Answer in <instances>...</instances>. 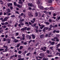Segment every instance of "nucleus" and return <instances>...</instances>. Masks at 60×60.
<instances>
[{"label":"nucleus","instance_id":"33","mask_svg":"<svg viewBox=\"0 0 60 60\" xmlns=\"http://www.w3.org/2000/svg\"><path fill=\"white\" fill-rule=\"evenodd\" d=\"M55 43V42H52L51 43V45H54V44Z\"/></svg>","mask_w":60,"mask_h":60},{"label":"nucleus","instance_id":"1","mask_svg":"<svg viewBox=\"0 0 60 60\" xmlns=\"http://www.w3.org/2000/svg\"><path fill=\"white\" fill-rule=\"evenodd\" d=\"M52 28L50 27L49 28V27H44L43 28V29L42 30V31L43 32H45V31H46V30H48V29H49V31H50Z\"/></svg>","mask_w":60,"mask_h":60},{"label":"nucleus","instance_id":"39","mask_svg":"<svg viewBox=\"0 0 60 60\" xmlns=\"http://www.w3.org/2000/svg\"><path fill=\"white\" fill-rule=\"evenodd\" d=\"M35 14L36 17H37V16H38V13L37 12Z\"/></svg>","mask_w":60,"mask_h":60},{"label":"nucleus","instance_id":"29","mask_svg":"<svg viewBox=\"0 0 60 60\" xmlns=\"http://www.w3.org/2000/svg\"><path fill=\"white\" fill-rule=\"evenodd\" d=\"M18 53L19 54H21V53H22V52H21V51H18Z\"/></svg>","mask_w":60,"mask_h":60},{"label":"nucleus","instance_id":"24","mask_svg":"<svg viewBox=\"0 0 60 60\" xmlns=\"http://www.w3.org/2000/svg\"><path fill=\"white\" fill-rule=\"evenodd\" d=\"M32 4H31L30 3H28V6H32Z\"/></svg>","mask_w":60,"mask_h":60},{"label":"nucleus","instance_id":"48","mask_svg":"<svg viewBox=\"0 0 60 60\" xmlns=\"http://www.w3.org/2000/svg\"><path fill=\"white\" fill-rule=\"evenodd\" d=\"M20 24L21 26H23L24 25V23H22Z\"/></svg>","mask_w":60,"mask_h":60},{"label":"nucleus","instance_id":"47","mask_svg":"<svg viewBox=\"0 0 60 60\" xmlns=\"http://www.w3.org/2000/svg\"><path fill=\"white\" fill-rule=\"evenodd\" d=\"M5 18L7 20V19H8L9 18H10V17H6Z\"/></svg>","mask_w":60,"mask_h":60},{"label":"nucleus","instance_id":"45","mask_svg":"<svg viewBox=\"0 0 60 60\" xmlns=\"http://www.w3.org/2000/svg\"><path fill=\"white\" fill-rule=\"evenodd\" d=\"M60 44H58L56 46H57V47H59V46H60Z\"/></svg>","mask_w":60,"mask_h":60},{"label":"nucleus","instance_id":"21","mask_svg":"<svg viewBox=\"0 0 60 60\" xmlns=\"http://www.w3.org/2000/svg\"><path fill=\"white\" fill-rule=\"evenodd\" d=\"M23 48V46H20V48H19V49H22V48Z\"/></svg>","mask_w":60,"mask_h":60},{"label":"nucleus","instance_id":"57","mask_svg":"<svg viewBox=\"0 0 60 60\" xmlns=\"http://www.w3.org/2000/svg\"><path fill=\"white\" fill-rule=\"evenodd\" d=\"M10 8L11 10H12V9H13V7H12L11 6H10Z\"/></svg>","mask_w":60,"mask_h":60},{"label":"nucleus","instance_id":"20","mask_svg":"<svg viewBox=\"0 0 60 60\" xmlns=\"http://www.w3.org/2000/svg\"><path fill=\"white\" fill-rule=\"evenodd\" d=\"M14 4L15 6H17V4L16 3V2H14Z\"/></svg>","mask_w":60,"mask_h":60},{"label":"nucleus","instance_id":"62","mask_svg":"<svg viewBox=\"0 0 60 60\" xmlns=\"http://www.w3.org/2000/svg\"><path fill=\"white\" fill-rule=\"evenodd\" d=\"M44 9H45V10H48L49 9L48 8H45Z\"/></svg>","mask_w":60,"mask_h":60},{"label":"nucleus","instance_id":"32","mask_svg":"<svg viewBox=\"0 0 60 60\" xmlns=\"http://www.w3.org/2000/svg\"><path fill=\"white\" fill-rule=\"evenodd\" d=\"M30 54H31V53L29 52L26 55L27 56H28L29 55H30Z\"/></svg>","mask_w":60,"mask_h":60},{"label":"nucleus","instance_id":"49","mask_svg":"<svg viewBox=\"0 0 60 60\" xmlns=\"http://www.w3.org/2000/svg\"><path fill=\"white\" fill-rule=\"evenodd\" d=\"M23 14H23V13H21L20 14V16H22L23 15Z\"/></svg>","mask_w":60,"mask_h":60},{"label":"nucleus","instance_id":"58","mask_svg":"<svg viewBox=\"0 0 60 60\" xmlns=\"http://www.w3.org/2000/svg\"><path fill=\"white\" fill-rule=\"evenodd\" d=\"M32 41V40H30L29 42V43H30L31 42V41Z\"/></svg>","mask_w":60,"mask_h":60},{"label":"nucleus","instance_id":"64","mask_svg":"<svg viewBox=\"0 0 60 60\" xmlns=\"http://www.w3.org/2000/svg\"><path fill=\"white\" fill-rule=\"evenodd\" d=\"M60 19V16L58 17V20H59V19Z\"/></svg>","mask_w":60,"mask_h":60},{"label":"nucleus","instance_id":"56","mask_svg":"<svg viewBox=\"0 0 60 60\" xmlns=\"http://www.w3.org/2000/svg\"><path fill=\"white\" fill-rule=\"evenodd\" d=\"M11 38L12 39H15V40H16L15 38H14V37H11Z\"/></svg>","mask_w":60,"mask_h":60},{"label":"nucleus","instance_id":"63","mask_svg":"<svg viewBox=\"0 0 60 60\" xmlns=\"http://www.w3.org/2000/svg\"><path fill=\"white\" fill-rule=\"evenodd\" d=\"M55 39L54 38H54L53 39H52V40L53 41H55V39Z\"/></svg>","mask_w":60,"mask_h":60},{"label":"nucleus","instance_id":"18","mask_svg":"<svg viewBox=\"0 0 60 60\" xmlns=\"http://www.w3.org/2000/svg\"><path fill=\"white\" fill-rule=\"evenodd\" d=\"M44 23L46 25H49V22H45Z\"/></svg>","mask_w":60,"mask_h":60},{"label":"nucleus","instance_id":"50","mask_svg":"<svg viewBox=\"0 0 60 60\" xmlns=\"http://www.w3.org/2000/svg\"><path fill=\"white\" fill-rule=\"evenodd\" d=\"M17 25H18V23H16L15 25V27H17Z\"/></svg>","mask_w":60,"mask_h":60},{"label":"nucleus","instance_id":"60","mask_svg":"<svg viewBox=\"0 0 60 60\" xmlns=\"http://www.w3.org/2000/svg\"><path fill=\"white\" fill-rule=\"evenodd\" d=\"M49 26L50 27H51V28H52V25L51 24Z\"/></svg>","mask_w":60,"mask_h":60},{"label":"nucleus","instance_id":"36","mask_svg":"<svg viewBox=\"0 0 60 60\" xmlns=\"http://www.w3.org/2000/svg\"><path fill=\"white\" fill-rule=\"evenodd\" d=\"M12 21H11L9 20L8 21V22L9 23V24H11V23H12Z\"/></svg>","mask_w":60,"mask_h":60},{"label":"nucleus","instance_id":"10","mask_svg":"<svg viewBox=\"0 0 60 60\" xmlns=\"http://www.w3.org/2000/svg\"><path fill=\"white\" fill-rule=\"evenodd\" d=\"M7 41H8V43H10L11 42H10V41H11V39H7Z\"/></svg>","mask_w":60,"mask_h":60},{"label":"nucleus","instance_id":"34","mask_svg":"<svg viewBox=\"0 0 60 60\" xmlns=\"http://www.w3.org/2000/svg\"><path fill=\"white\" fill-rule=\"evenodd\" d=\"M27 31H29L30 30V28L29 27H28L26 29Z\"/></svg>","mask_w":60,"mask_h":60},{"label":"nucleus","instance_id":"35","mask_svg":"<svg viewBox=\"0 0 60 60\" xmlns=\"http://www.w3.org/2000/svg\"><path fill=\"white\" fill-rule=\"evenodd\" d=\"M8 50V48H7L5 49V52H7V51Z\"/></svg>","mask_w":60,"mask_h":60},{"label":"nucleus","instance_id":"55","mask_svg":"<svg viewBox=\"0 0 60 60\" xmlns=\"http://www.w3.org/2000/svg\"><path fill=\"white\" fill-rule=\"evenodd\" d=\"M36 30V33H38V30L37 29H35Z\"/></svg>","mask_w":60,"mask_h":60},{"label":"nucleus","instance_id":"40","mask_svg":"<svg viewBox=\"0 0 60 60\" xmlns=\"http://www.w3.org/2000/svg\"><path fill=\"white\" fill-rule=\"evenodd\" d=\"M56 33V30H54L53 32V33Z\"/></svg>","mask_w":60,"mask_h":60},{"label":"nucleus","instance_id":"31","mask_svg":"<svg viewBox=\"0 0 60 60\" xmlns=\"http://www.w3.org/2000/svg\"><path fill=\"white\" fill-rule=\"evenodd\" d=\"M22 35L23 37H25V35L24 34H22Z\"/></svg>","mask_w":60,"mask_h":60},{"label":"nucleus","instance_id":"4","mask_svg":"<svg viewBox=\"0 0 60 60\" xmlns=\"http://www.w3.org/2000/svg\"><path fill=\"white\" fill-rule=\"evenodd\" d=\"M42 5V4H40L39 5V7L41 9H43V7L41 6Z\"/></svg>","mask_w":60,"mask_h":60},{"label":"nucleus","instance_id":"12","mask_svg":"<svg viewBox=\"0 0 60 60\" xmlns=\"http://www.w3.org/2000/svg\"><path fill=\"white\" fill-rule=\"evenodd\" d=\"M54 1V0H49L48 1L49 3H52V2Z\"/></svg>","mask_w":60,"mask_h":60},{"label":"nucleus","instance_id":"8","mask_svg":"<svg viewBox=\"0 0 60 60\" xmlns=\"http://www.w3.org/2000/svg\"><path fill=\"white\" fill-rule=\"evenodd\" d=\"M28 15L30 17H33V15L32 14V13H30L28 14Z\"/></svg>","mask_w":60,"mask_h":60},{"label":"nucleus","instance_id":"61","mask_svg":"<svg viewBox=\"0 0 60 60\" xmlns=\"http://www.w3.org/2000/svg\"><path fill=\"white\" fill-rule=\"evenodd\" d=\"M7 37H8V35H5V38H7Z\"/></svg>","mask_w":60,"mask_h":60},{"label":"nucleus","instance_id":"5","mask_svg":"<svg viewBox=\"0 0 60 60\" xmlns=\"http://www.w3.org/2000/svg\"><path fill=\"white\" fill-rule=\"evenodd\" d=\"M7 4L8 6H11L12 5V4L10 3H8Z\"/></svg>","mask_w":60,"mask_h":60},{"label":"nucleus","instance_id":"9","mask_svg":"<svg viewBox=\"0 0 60 60\" xmlns=\"http://www.w3.org/2000/svg\"><path fill=\"white\" fill-rule=\"evenodd\" d=\"M40 38L41 39H42V38H44V34H42L40 36Z\"/></svg>","mask_w":60,"mask_h":60},{"label":"nucleus","instance_id":"22","mask_svg":"<svg viewBox=\"0 0 60 60\" xmlns=\"http://www.w3.org/2000/svg\"><path fill=\"white\" fill-rule=\"evenodd\" d=\"M14 42H15V43H16L18 42V41H19V40H14Z\"/></svg>","mask_w":60,"mask_h":60},{"label":"nucleus","instance_id":"27","mask_svg":"<svg viewBox=\"0 0 60 60\" xmlns=\"http://www.w3.org/2000/svg\"><path fill=\"white\" fill-rule=\"evenodd\" d=\"M46 52L48 54H49V50H46Z\"/></svg>","mask_w":60,"mask_h":60},{"label":"nucleus","instance_id":"16","mask_svg":"<svg viewBox=\"0 0 60 60\" xmlns=\"http://www.w3.org/2000/svg\"><path fill=\"white\" fill-rule=\"evenodd\" d=\"M17 7H19V8H22V6H21L19 5H17Z\"/></svg>","mask_w":60,"mask_h":60},{"label":"nucleus","instance_id":"6","mask_svg":"<svg viewBox=\"0 0 60 60\" xmlns=\"http://www.w3.org/2000/svg\"><path fill=\"white\" fill-rule=\"evenodd\" d=\"M40 55V56H41L42 57H43L44 56V54L43 53H41Z\"/></svg>","mask_w":60,"mask_h":60},{"label":"nucleus","instance_id":"19","mask_svg":"<svg viewBox=\"0 0 60 60\" xmlns=\"http://www.w3.org/2000/svg\"><path fill=\"white\" fill-rule=\"evenodd\" d=\"M45 27V26H44V25H43L41 27H40V29H42L43 27Z\"/></svg>","mask_w":60,"mask_h":60},{"label":"nucleus","instance_id":"41","mask_svg":"<svg viewBox=\"0 0 60 60\" xmlns=\"http://www.w3.org/2000/svg\"><path fill=\"white\" fill-rule=\"evenodd\" d=\"M35 28L37 29H38L39 27L38 26H35Z\"/></svg>","mask_w":60,"mask_h":60},{"label":"nucleus","instance_id":"15","mask_svg":"<svg viewBox=\"0 0 60 60\" xmlns=\"http://www.w3.org/2000/svg\"><path fill=\"white\" fill-rule=\"evenodd\" d=\"M52 34V33H49L48 35H49L48 36V37H51V36L50 35H51Z\"/></svg>","mask_w":60,"mask_h":60},{"label":"nucleus","instance_id":"23","mask_svg":"<svg viewBox=\"0 0 60 60\" xmlns=\"http://www.w3.org/2000/svg\"><path fill=\"white\" fill-rule=\"evenodd\" d=\"M7 11L9 12H11V10H10V9L9 8H8L7 9Z\"/></svg>","mask_w":60,"mask_h":60},{"label":"nucleus","instance_id":"43","mask_svg":"<svg viewBox=\"0 0 60 60\" xmlns=\"http://www.w3.org/2000/svg\"><path fill=\"white\" fill-rule=\"evenodd\" d=\"M3 41H6V38H3Z\"/></svg>","mask_w":60,"mask_h":60},{"label":"nucleus","instance_id":"7","mask_svg":"<svg viewBox=\"0 0 60 60\" xmlns=\"http://www.w3.org/2000/svg\"><path fill=\"white\" fill-rule=\"evenodd\" d=\"M32 37V39H34L35 38V35H34V34H32L31 35Z\"/></svg>","mask_w":60,"mask_h":60},{"label":"nucleus","instance_id":"11","mask_svg":"<svg viewBox=\"0 0 60 60\" xmlns=\"http://www.w3.org/2000/svg\"><path fill=\"white\" fill-rule=\"evenodd\" d=\"M54 39H56V41L58 42L59 41V39H58V38L57 37H54Z\"/></svg>","mask_w":60,"mask_h":60},{"label":"nucleus","instance_id":"26","mask_svg":"<svg viewBox=\"0 0 60 60\" xmlns=\"http://www.w3.org/2000/svg\"><path fill=\"white\" fill-rule=\"evenodd\" d=\"M41 49L43 51H45V49H44V48H42Z\"/></svg>","mask_w":60,"mask_h":60},{"label":"nucleus","instance_id":"14","mask_svg":"<svg viewBox=\"0 0 60 60\" xmlns=\"http://www.w3.org/2000/svg\"><path fill=\"white\" fill-rule=\"evenodd\" d=\"M38 4H42L41 3V2L40 1V0H38Z\"/></svg>","mask_w":60,"mask_h":60},{"label":"nucleus","instance_id":"17","mask_svg":"<svg viewBox=\"0 0 60 60\" xmlns=\"http://www.w3.org/2000/svg\"><path fill=\"white\" fill-rule=\"evenodd\" d=\"M48 58H45V57H44L43 58V60H48Z\"/></svg>","mask_w":60,"mask_h":60},{"label":"nucleus","instance_id":"3","mask_svg":"<svg viewBox=\"0 0 60 60\" xmlns=\"http://www.w3.org/2000/svg\"><path fill=\"white\" fill-rule=\"evenodd\" d=\"M28 52V51H27V50L24 51L23 53V55H24V56H25L26 54V53H27Z\"/></svg>","mask_w":60,"mask_h":60},{"label":"nucleus","instance_id":"54","mask_svg":"<svg viewBox=\"0 0 60 60\" xmlns=\"http://www.w3.org/2000/svg\"><path fill=\"white\" fill-rule=\"evenodd\" d=\"M53 48V47H50V49H52Z\"/></svg>","mask_w":60,"mask_h":60},{"label":"nucleus","instance_id":"51","mask_svg":"<svg viewBox=\"0 0 60 60\" xmlns=\"http://www.w3.org/2000/svg\"><path fill=\"white\" fill-rule=\"evenodd\" d=\"M35 18H34L32 19V20H33L35 22Z\"/></svg>","mask_w":60,"mask_h":60},{"label":"nucleus","instance_id":"46","mask_svg":"<svg viewBox=\"0 0 60 60\" xmlns=\"http://www.w3.org/2000/svg\"><path fill=\"white\" fill-rule=\"evenodd\" d=\"M3 47H4V48H6V49H7V48H8V47H7V46H5L4 45V46Z\"/></svg>","mask_w":60,"mask_h":60},{"label":"nucleus","instance_id":"37","mask_svg":"<svg viewBox=\"0 0 60 60\" xmlns=\"http://www.w3.org/2000/svg\"><path fill=\"white\" fill-rule=\"evenodd\" d=\"M3 50H4V49L2 48L0 49V51H3Z\"/></svg>","mask_w":60,"mask_h":60},{"label":"nucleus","instance_id":"2","mask_svg":"<svg viewBox=\"0 0 60 60\" xmlns=\"http://www.w3.org/2000/svg\"><path fill=\"white\" fill-rule=\"evenodd\" d=\"M26 38L27 39H30V40L31 39V37L30 36H29L28 35H26Z\"/></svg>","mask_w":60,"mask_h":60},{"label":"nucleus","instance_id":"38","mask_svg":"<svg viewBox=\"0 0 60 60\" xmlns=\"http://www.w3.org/2000/svg\"><path fill=\"white\" fill-rule=\"evenodd\" d=\"M25 25H28V22H26L25 23Z\"/></svg>","mask_w":60,"mask_h":60},{"label":"nucleus","instance_id":"42","mask_svg":"<svg viewBox=\"0 0 60 60\" xmlns=\"http://www.w3.org/2000/svg\"><path fill=\"white\" fill-rule=\"evenodd\" d=\"M23 44L24 45H26L27 44V43L26 42H24L23 43Z\"/></svg>","mask_w":60,"mask_h":60},{"label":"nucleus","instance_id":"53","mask_svg":"<svg viewBox=\"0 0 60 60\" xmlns=\"http://www.w3.org/2000/svg\"><path fill=\"white\" fill-rule=\"evenodd\" d=\"M1 24L2 25H4L5 24V23L4 22H2L1 23Z\"/></svg>","mask_w":60,"mask_h":60},{"label":"nucleus","instance_id":"28","mask_svg":"<svg viewBox=\"0 0 60 60\" xmlns=\"http://www.w3.org/2000/svg\"><path fill=\"white\" fill-rule=\"evenodd\" d=\"M15 17V16L14 15H12L11 16V18H14Z\"/></svg>","mask_w":60,"mask_h":60},{"label":"nucleus","instance_id":"59","mask_svg":"<svg viewBox=\"0 0 60 60\" xmlns=\"http://www.w3.org/2000/svg\"><path fill=\"white\" fill-rule=\"evenodd\" d=\"M1 37H4V35H1Z\"/></svg>","mask_w":60,"mask_h":60},{"label":"nucleus","instance_id":"13","mask_svg":"<svg viewBox=\"0 0 60 60\" xmlns=\"http://www.w3.org/2000/svg\"><path fill=\"white\" fill-rule=\"evenodd\" d=\"M7 20L6 18H5L3 20H2L1 21L2 22H4V21H7Z\"/></svg>","mask_w":60,"mask_h":60},{"label":"nucleus","instance_id":"52","mask_svg":"<svg viewBox=\"0 0 60 60\" xmlns=\"http://www.w3.org/2000/svg\"><path fill=\"white\" fill-rule=\"evenodd\" d=\"M34 22H34V21H33V20L31 21V23H34Z\"/></svg>","mask_w":60,"mask_h":60},{"label":"nucleus","instance_id":"25","mask_svg":"<svg viewBox=\"0 0 60 60\" xmlns=\"http://www.w3.org/2000/svg\"><path fill=\"white\" fill-rule=\"evenodd\" d=\"M50 10H53L54 9V8L52 7H50Z\"/></svg>","mask_w":60,"mask_h":60},{"label":"nucleus","instance_id":"44","mask_svg":"<svg viewBox=\"0 0 60 60\" xmlns=\"http://www.w3.org/2000/svg\"><path fill=\"white\" fill-rule=\"evenodd\" d=\"M45 36L46 37H47L48 36V34H46L45 35Z\"/></svg>","mask_w":60,"mask_h":60},{"label":"nucleus","instance_id":"30","mask_svg":"<svg viewBox=\"0 0 60 60\" xmlns=\"http://www.w3.org/2000/svg\"><path fill=\"white\" fill-rule=\"evenodd\" d=\"M19 4H23V2H22V1H19Z\"/></svg>","mask_w":60,"mask_h":60}]
</instances>
